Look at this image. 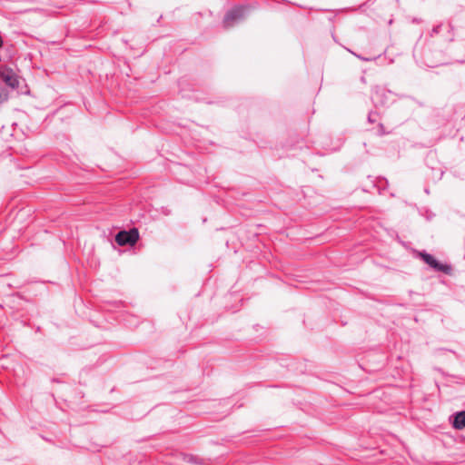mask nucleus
<instances>
[{"label":"nucleus","instance_id":"obj_1","mask_svg":"<svg viewBox=\"0 0 465 465\" xmlns=\"http://www.w3.org/2000/svg\"><path fill=\"white\" fill-rule=\"evenodd\" d=\"M139 239V233L136 229H133L129 232L122 231L119 232L115 236V242L120 245L124 246L126 244H134Z\"/></svg>","mask_w":465,"mask_h":465},{"label":"nucleus","instance_id":"obj_2","mask_svg":"<svg viewBox=\"0 0 465 465\" xmlns=\"http://www.w3.org/2000/svg\"><path fill=\"white\" fill-rule=\"evenodd\" d=\"M0 79L12 89H15L19 85L18 75L10 68L0 70Z\"/></svg>","mask_w":465,"mask_h":465},{"label":"nucleus","instance_id":"obj_3","mask_svg":"<svg viewBox=\"0 0 465 465\" xmlns=\"http://www.w3.org/2000/svg\"><path fill=\"white\" fill-rule=\"evenodd\" d=\"M420 256L427 264H429L436 271L443 272L445 273H449L451 271V267L450 265L440 263L432 255L429 253L420 252Z\"/></svg>","mask_w":465,"mask_h":465},{"label":"nucleus","instance_id":"obj_4","mask_svg":"<svg viewBox=\"0 0 465 465\" xmlns=\"http://www.w3.org/2000/svg\"><path fill=\"white\" fill-rule=\"evenodd\" d=\"M244 13H245V8L242 7V6L235 7V8L232 9L231 11H229L226 14V15L224 17V21H223L225 26H232L235 22L243 18Z\"/></svg>","mask_w":465,"mask_h":465},{"label":"nucleus","instance_id":"obj_5","mask_svg":"<svg viewBox=\"0 0 465 465\" xmlns=\"http://www.w3.org/2000/svg\"><path fill=\"white\" fill-rule=\"evenodd\" d=\"M452 425L457 430H462L465 428V411L455 414Z\"/></svg>","mask_w":465,"mask_h":465},{"label":"nucleus","instance_id":"obj_6","mask_svg":"<svg viewBox=\"0 0 465 465\" xmlns=\"http://www.w3.org/2000/svg\"><path fill=\"white\" fill-rule=\"evenodd\" d=\"M9 94L5 88L0 86V103H5L8 100Z\"/></svg>","mask_w":465,"mask_h":465}]
</instances>
